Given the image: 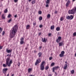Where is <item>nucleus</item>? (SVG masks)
I'll return each instance as SVG.
<instances>
[{"mask_svg": "<svg viewBox=\"0 0 76 76\" xmlns=\"http://www.w3.org/2000/svg\"><path fill=\"white\" fill-rule=\"evenodd\" d=\"M18 66H20V62H18Z\"/></svg>", "mask_w": 76, "mask_h": 76, "instance_id": "nucleus-44", "label": "nucleus"}, {"mask_svg": "<svg viewBox=\"0 0 76 76\" xmlns=\"http://www.w3.org/2000/svg\"><path fill=\"white\" fill-rule=\"evenodd\" d=\"M32 68H29L28 69V73H30L31 72H32Z\"/></svg>", "mask_w": 76, "mask_h": 76, "instance_id": "nucleus-17", "label": "nucleus"}, {"mask_svg": "<svg viewBox=\"0 0 76 76\" xmlns=\"http://www.w3.org/2000/svg\"><path fill=\"white\" fill-rule=\"evenodd\" d=\"M68 13L69 14H73L74 13H75L76 12L75 9H72L71 10H69L68 11Z\"/></svg>", "mask_w": 76, "mask_h": 76, "instance_id": "nucleus-4", "label": "nucleus"}, {"mask_svg": "<svg viewBox=\"0 0 76 76\" xmlns=\"http://www.w3.org/2000/svg\"><path fill=\"white\" fill-rule=\"evenodd\" d=\"M39 57H41V55H42V53L41 52H39L38 54Z\"/></svg>", "mask_w": 76, "mask_h": 76, "instance_id": "nucleus-22", "label": "nucleus"}, {"mask_svg": "<svg viewBox=\"0 0 76 76\" xmlns=\"http://www.w3.org/2000/svg\"><path fill=\"white\" fill-rule=\"evenodd\" d=\"M67 67V64H65L64 67V69H66Z\"/></svg>", "mask_w": 76, "mask_h": 76, "instance_id": "nucleus-19", "label": "nucleus"}, {"mask_svg": "<svg viewBox=\"0 0 76 76\" xmlns=\"http://www.w3.org/2000/svg\"><path fill=\"white\" fill-rule=\"evenodd\" d=\"M7 57H8V56H10V57H11V54H8L7 55Z\"/></svg>", "mask_w": 76, "mask_h": 76, "instance_id": "nucleus-38", "label": "nucleus"}, {"mask_svg": "<svg viewBox=\"0 0 76 76\" xmlns=\"http://www.w3.org/2000/svg\"><path fill=\"white\" fill-rule=\"evenodd\" d=\"M10 57H8L7 58L6 60V64H3V66L4 67H6L7 66H8V67H10L11 66V64L13 63L12 61V60L11 59L10 61ZM10 61V62H9Z\"/></svg>", "mask_w": 76, "mask_h": 76, "instance_id": "nucleus-2", "label": "nucleus"}, {"mask_svg": "<svg viewBox=\"0 0 76 76\" xmlns=\"http://www.w3.org/2000/svg\"><path fill=\"white\" fill-rule=\"evenodd\" d=\"M18 1V0H14V2L15 3H16Z\"/></svg>", "mask_w": 76, "mask_h": 76, "instance_id": "nucleus-46", "label": "nucleus"}, {"mask_svg": "<svg viewBox=\"0 0 76 76\" xmlns=\"http://www.w3.org/2000/svg\"><path fill=\"white\" fill-rule=\"evenodd\" d=\"M2 31H3V29H2V28L0 27V33H1Z\"/></svg>", "mask_w": 76, "mask_h": 76, "instance_id": "nucleus-35", "label": "nucleus"}, {"mask_svg": "<svg viewBox=\"0 0 76 76\" xmlns=\"http://www.w3.org/2000/svg\"><path fill=\"white\" fill-rule=\"evenodd\" d=\"M38 13L39 15H41L42 14V12L41 11H39L38 12Z\"/></svg>", "mask_w": 76, "mask_h": 76, "instance_id": "nucleus-34", "label": "nucleus"}, {"mask_svg": "<svg viewBox=\"0 0 76 76\" xmlns=\"http://www.w3.org/2000/svg\"><path fill=\"white\" fill-rule=\"evenodd\" d=\"M56 30L57 31H59L60 30V27H58L56 28Z\"/></svg>", "mask_w": 76, "mask_h": 76, "instance_id": "nucleus-21", "label": "nucleus"}, {"mask_svg": "<svg viewBox=\"0 0 76 76\" xmlns=\"http://www.w3.org/2000/svg\"><path fill=\"white\" fill-rule=\"evenodd\" d=\"M7 70H8V69L7 68H4L2 69V72L4 74H6V73L7 72Z\"/></svg>", "mask_w": 76, "mask_h": 76, "instance_id": "nucleus-9", "label": "nucleus"}, {"mask_svg": "<svg viewBox=\"0 0 76 76\" xmlns=\"http://www.w3.org/2000/svg\"><path fill=\"white\" fill-rule=\"evenodd\" d=\"M49 69V66H46L45 67V70H47L48 69Z\"/></svg>", "mask_w": 76, "mask_h": 76, "instance_id": "nucleus-27", "label": "nucleus"}, {"mask_svg": "<svg viewBox=\"0 0 76 76\" xmlns=\"http://www.w3.org/2000/svg\"><path fill=\"white\" fill-rule=\"evenodd\" d=\"M76 32H75L73 33L72 36L73 37H76Z\"/></svg>", "mask_w": 76, "mask_h": 76, "instance_id": "nucleus-33", "label": "nucleus"}, {"mask_svg": "<svg viewBox=\"0 0 76 76\" xmlns=\"http://www.w3.org/2000/svg\"><path fill=\"white\" fill-rule=\"evenodd\" d=\"M71 74H73L75 73V70H74V69H73L72 70H71Z\"/></svg>", "mask_w": 76, "mask_h": 76, "instance_id": "nucleus-28", "label": "nucleus"}, {"mask_svg": "<svg viewBox=\"0 0 76 76\" xmlns=\"http://www.w3.org/2000/svg\"><path fill=\"white\" fill-rule=\"evenodd\" d=\"M12 21V18L10 19V20H8V23H10L11 21Z\"/></svg>", "mask_w": 76, "mask_h": 76, "instance_id": "nucleus-36", "label": "nucleus"}, {"mask_svg": "<svg viewBox=\"0 0 76 76\" xmlns=\"http://www.w3.org/2000/svg\"><path fill=\"white\" fill-rule=\"evenodd\" d=\"M3 47L2 46L0 45V50H1L3 48Z\"/></svg>", "mask_w": 76, "mask_h": 76, "instance_id": "nucleus-41", "label": "nucleus"}, {"mask_svg": "<svg viewBox=\"0 0 76 76\" xmlns=\"http://www.w3.org/2000/svg\"><path fill=\"white\" fill-rule=\"evenodd\" d=\"M42 41L43 42H47V39H45V37L44 39L42 38Z\"/></svg>", "mask_w": 76, "mask_h": 76, "instance_id": "nucleus-15", "label": "nucleus"}, {"mask_svg": "<svg viewBox=\"0 0 76 76\" xmlns=\"http://www.w3.org/2000/svg\"><path fill=\"white\" fill-rule=\"evenodd\" d=\"M49 6V5L48 4H47L46 5V7H47Z\"/></svg>", "mask_w": 76, "mask_h": 76, "instance_id": "nucleus-45", "label": "nucleus"}, {"mask_svg": "<svg viewBox=\"0 0 76 76\" xmlns=\"http://www.w3.org/2000/svg\"><path fill=\"white\" fill-rule=\"evenodd\" d=\"M50 17H51V15L50 14H48L47 15V18H50Z\"/></svg>", "mask_w": 76, "mask_h": 76, "instance_id": "nucleus-29", "label": "nucleus"}, {"mask_svg": "<svg viewBox=\"0 0 76 76\" xmlns=\"http://www.w3.org/2000/svg\"><path fill=\"white\" fill-rule=\"evenodd\" d=\"M17 26H18L17 25H15L11 29V32L10 33V37L11 39L15 37V35H16L17 31H18Z\"/></svg>", "mask_w": 76, "mask_h": 76, "instance_id": "nucleus-1", "label": "nucleus"}, {"mask_svg": "<svg viewBox=\"0 0 76 76\" xmlns=\"http://www.w3.org/2000/svg\"><path fill=\"white\" fill-rule=\"evenodd\" d=\"M6 52L7 53H12V50H8V49L7 48L6 50Z\"/></svg>", "mask_w": 76, "mask_h": 76, "instance_id": "nucleus-13", "label": "nucleus"}, {"mask_svg": "<svg viewBox=\"0 0 76 76\" xmlns=\"http://www.w3.org/2000/svg\"><path fill=\"white\" fill-rule=\"evenodd\" d=\"M41 62V60L39 58L37 59L36 61L35 62V66H37V64H39V63Z\"/></svg>", "mask_w": 76, "mask_h": 76, "instance_id": "nucleus-7", "label": "nucleus"}, {"mask_svg": "<svg viewBox=\"0 0 76 76\" xmlns=\"http://www.w3.org/2000/svg\"><path fill=\"white\" fill-rule=\"evenodd\" d=\"M70 3V0H68L66 4V7H68Z\"/></svg>", "mask_w": 76, "mask_h": 76, "instance_id": "nucleus-11", "label": "nucleus"}, {"mask_svg": "<svg viewBox=\"0 0 76 76\" xmlns=\"http://www.w3.org/2000/svg\"><path fill=\"white\" fill-rule=\"evenodd\" d=\"M14 76V74H12V75L11 76Z\"/></svg>", "mask_w": 76, "mask_h": 76, "instance_id": "nucleus-57", "label": "nucleus"}, {"mask_svg": "<svg viewBox=\"0 0 76 76\" xmlns=\"http://www.w3.org/2000/svg\"><path fill=\"white\" fill-rule=\"evenodd\" d=\"M55 73L56 75H57V73H56V72H55Z\"/></svg>", "mask_w": 76, "mask_h": 76, "instance_id": "nucleus-54", "label": "nucleus"}, {"mask_svg": "<svg viewBox=\"0 0 76 76\" xmlns=\"http://www.w3.org/2000/svg\"><path fill=\"white\" fill-rule=\"evenodd\" d=\"M42 26H42V25H39V28H41L42 27Z\"/></svg>", "mask_w": 76, "mask_h": 76, "instance_id": "nucleus-40", "label": "nucleus"}, {"mask_svg": "<svg viewBox=\"0 0 76 76\" xmlns=\"http://www.w3.org/2000/svg\"><path fill=\"white\" fill-rule=\"evenodd\" d=\"M68 0H65L66 1H67Z\"/></svg>", "mask_w": 76, "mask_h": 76, "instance_id": "nucleus-61", "label": "nucleus"}, {"mask_svg": "<svg viewBox=\"0 0 76 76\" xmlns=\"http://www.w3.org/2000/svg\"><path fill=\"white\" fill-rule=\"evenodd\" d=\"M50 2V0H47L46 2V4H49Z\"/></svg>", "mask_w": 76, "mask_h": 76, "instance_id": "nucleus-26", "label": "nucleus"}, {"mask_svg": "<svg viewBox=\"0 0 76 76\" xmlns=\"http://www.w3.org/2000/svg\"><path fill=\"white\" fill-rule=\"evenodd\" d=\"M63 42H59V46H62V45H63Z\"/></svg>", "mask_w": 76, "mask_h": 76, "instance_id": "nucleus-16", "label": "nucleus"}, {"mask_svg": "<svg viewBox=\"0 0 76 76\" xmlns=\"http://www.w3.org/2000/svg\"><path fill=\"white\" fill-rule=\"evenodd\" d=\"M61 39V37H58V39L56 40V42H59L60 41V40Z\"/></svg>", "mask_w": 76, "mask_h": 76, "instance_id": "nucleus-12", "label": "nucleus"}, {"mask_svg": "<svg viewBox=\"0 0 76 76\" xmlns=\"http://www.w3.org/2000/svg\"><path fill=\"white\" fill-rule=\"evenodd\" d=\"M65 62L66 64H67V61H65Z\"/></svg>", "mask_w": 76, "mask_h": 76, "instance_id": "nucleus-52", "label": "nucleus"}, {"mask_svg": "<svg viewBox=\"0 0 76 76\" xmlns=\"http://www.w3.org/2000/svg\"><path fill=\"white\" fill-rule=\"evenodd\" d=\"M1 18V19H5L6 17L4 15V14H2Z\"/></svg>", "mask_w": 76, "mask_h": 76, "instance_id": "nucleus-14", "label": "nucleus"}, {"mask_svg": "<svg viewBox=\"0 0 76 76\" xmlns=\"http://www.w3.org/2000/svg\"><path fill=\"white\" fill-rule=\"evenodd\" d=\"M51 33H49L48 34V36H51Z\"/></svg>", "mask_w": 76, "mask_h": 76, "instance_id": "nucleus-47", "label": "nucleus"}, {"mask_svg": "<svg viewBox=\"0 0 76 76\" xmlns=\"http://www.w3.org/2000/svg\"><path fill=\"white\" fill-rule=\"evenodd\" d=\"M18 76H20V75H19Z\"/></svg>", "mask_w": 76, "mask_h": 76, "instance_id": "nucleus-63", "label": "nucleus"}, {"mask_svg": "<svg viewBox=\"0 0 76 76\" xmlns=\"http://www.w3.org/2000/svg\"><path fill=\"white\" fill-rule=\"evenodd\" d=\"M65 53V52H64V51H62L61 52V53L59 54V57H64Z\"/></svg>", "mask_w": 76, "mask_h": 76, "instance_id": "nucleus-6", "label": "nucleus"}, {"mask_svg": "<svg viewBox=\"0 0 76 76\" xmlns=\"http://www.w3.org/2000/svg\"><path fill=\"white\" fill-rule=\"evenodd\" d=\"M45 61H43L42 62L40 66V69L41 70H44V64Z\"/></svg>", "mask_w": 76, "mask_h": 76, "instance_id": "nucleus-3", "label": "nucleus"}, {"mask_svg": "<svg viewBox=\"0 0 76 76\" xmlns=\"http://www.w3.org/2000/svg\"><path fill=\"white\" fill-rule=\"evenodd\" d=\"M30 28V25H27L26 27V29H29Z\"/></svg>", "mask_w": 76, "mask_h": 76, "instance_id": "nucleus-25", "label": "nucleus"}, {"mask_svg": "<svg viewBox=\"0 0 76 76\" xmlns=\"http://www.w3.org/2000/svg\"><path fill=\"white\" fill-rule=\"evenodd\" d=\"M57 11L55 10V12H54V14H57Z\"/></svg>", "mask_w": 76, "mask_h": 76, "instance_id": "nucleus-42", "label": "nucleus"}, {"mask_svg": "<svg viewBox=\"0 0 76 76\" xmlns=\"http://www.w3.org/2000/svg\"><path fill=\"white\" fill-rule=\"evenodd\" d=\"M1 1H3V0H1Z\"/></svg>", "mask_w": 76, "mask_h": 76, "instance_id": "nucleus-62", "label": "nucleus"}, {"mask_svg": "<svg viewBox=\"0 0 76 76\" xmlns=\"http://www.w3.org/2000/svg\"><path fill=\"white\" fill-rule=\"evenodd\" d=\"M8 12V10H7V8H6L4 10V13H7Z\"/></svg>", "mask_w": 76, "mask_h": 76, "instance_id": "nucleus-18", "label": "nucleus"}, {"mask_svg": "<svg viewBox=\"0 0 76 76\" xmlns=\"http://www.w3.org/2000/svg\"><path fill=\"white\" fill-rule=\"evenodd\" d=\"M31 0H28L29 2H30L31 1Z\"/></svg>", "mask_w": 76, "mask_h": 76, "instance_id": "nucleus-56", "label": "nucleus"}, {"mask_svg": "<svg viewBox=\"0 0 76 76\" xmlns=\"http://www.w3.org/2000/svg\"><path fill=\"white\" fill-rule=\"evenodd\" d=\"M10 16H11V15H10V14H9L8 15L7 17L9 18H10Z\"/></svg>", "mask_w": 76, "mask_h": 76, "instance_id": "nucleus-37", "label": "nucleus"}, {"mask_svg": "<svg viewBox=\"0 0 76 76\" xmlns=\"http://www.w3.org/2000/svg\"><path fill=\"white\" fill-rule=\"evenodd\" d=\"M36 21H34L33 23V25L34 26H35V25H36Z\"/></svg>", "mask_w": 76, "mask_h": 76, "instance_id": "nucleus-32", "label": "nucleus"}, {"mask_svg": "<svg viewBox=\"0 0 76 76\" xmlns=\"http://www.w3.org/2000/svg\"><path fill=\"white\" fill-rule=\"evenodd\" d=\"M49 76H52L50 74V75H49Z\"/></svg>", "mask_w": 76, "mask_h": 76, "instance_id": "nucleus-59", "label": "nucleus"}, {"mask_svg": "<svg viewBox=\"0 0 76 76\" xmlns=\"http://www.w3.org/2000/svg\"><path fill=\"white\" fill-rule=\"evenodd\" d=\"M4 34H5V32H4V31H3L2 33V35L3 36V35H4Z\"/></svg>", "mask_w": 76, "mask_h": 76, "instance_id": "nucleus-39", "label": "nucleus"}, {"mask_svg": "<svg viewBox=\"0 0 76 76\" xmlns=\"http://www.w3.org/2000/svg\"><path fill=\"white\" fill-rule=\"evenodd\" d=\"M41 34V33H39V35H40Z\"/></svg>", "mask_w": 76, "mask_h": 76, "instance_id": "nucleus-49", "label": "nucleus"}, {"mask_svg": "<svg viewBox=\"0 0 76 76\" xmlns=\"http://www.w3.org/2000/svg\"><path fill=\"white\" fill-rule=\"evenodd\" d=\"M54 29V26L53 25L51 26L50 27V29L51 30H53V29Z\"/></svg>", "mask_w": 76, "mask_h": 76, "instance_id": "nucleus-23", "label": "nucleus"}, {"mask_svg": "<svg viewBox=\"0 0 76 76\" xmlns=\"http://www.w3.org/2000/svg\"><path fill=\"white\" fill-rule=\"evenodd\" d=\"M55 64V63H54V62L52 63L50 65V66H54Z\"/></svg>", "mask_w": 76, "mask_h": 76, "instance_id": "nucleus-31", "label": "nucleus"}, {"mask_svg": "<svg viewBox=\"0 0 76 76\" xmlns=\"http://www.w3.org/2000/svg\"><path fill=\"white\" fill-rule=\"evenodd\" d=\"M14 17L15 18H17V15H15L14 16Z\"/></svg>", "mask_w": 76, "mask_h": 76, "instance_id": "nucleus-48", "label": "nucleus"}, {"mask_svg": "<svg viewBox=\"0 0 76 76\" xmlns=\"http://www.w3.org/2000/svg\"><path fill=\"white\" fill-rule=\"evenodd\" d=\"M75 57H76V53H75Z\"/></svg>", "mask_w": 76, "mask_h": 76, "instance_id": "nucleus-53", "label": "nucleus"}, {"mask_svg": "<svg viewBox=\"0 0 76 76\" xmlns=\"http://www.w3.org/2000/svg\"><path fill=\"white\" fill-rule=\"evenodd\" d=\"M5 74V75H4V76H6V73H5V74Z\"/></svg>", "mask_w": 76, "mask_h": 76, "instance_id": "nucleus-58", "label": "nucleus"}, {"mask_svg": "<svg viewBox=\"0 0 76 76\" xmlns=\"http://www.w3.org/2000/svg\"><path fill=\"white\" fill-rule=\"evenodd\" d=\"M7 76H9V74H8Z\"/></svg>", "mask_w": 76, "mask_h": 76, "instance_id": "nucleus-55", "label": "nucleus"}, {"mask_svg": "<svg viewBox=\"0 0 76 76\" xmlns=\"http://www.w3.org/2000/svg\"><path fill=\"white\" fill-rule=\"evenodd\" d=\"M39 20H42V17L41 16H40L39 18Z\"/></svg>", "mask_w": 76, "mask_h": 76, "instance_id": "nucleus-30", "label": "nucleus"}, {"mask_svg": "<svg viewBox=\"0 0 76 76\" xmlns=\"http://www.w3.org/2000/svg\"><path fill=\"white\" fill-rule=\"evenodd\" d=\"M41 48H42V46H40V47H39V48L40 49H41Z\"/></svg>", "mask_w": 76, "mask_h": 76, "instance_id": "nucleus-50", "label": "nucleus"}, {"mask_svg": "<svg viewBox=\"0 0 76 76\" xmlns=\"http://www.w3.org/2000/svg\"><path fill=\"white\" fill-rule=\"evenodd\" d=\"M24 38L23 37H22L20 39V44L21 45L23 44L24 43Z\"/></svg>", "mask_w": 76, "mask_h": 76, "instance_id": "nucleus-10", "label": "nucleus"}, {"mask_svg": "<svg viewBox=\"0 0 76 76\" xmlns=\"http://www.w3.org/2000/svg\"><path fill=\"white\" fill-rule=\"evenodd\" d=\"M27 49H28V48L27 47H26L25 48V49L26 50H27Z\"/></svg>", "mask_w": 76, "mask_h": 76, "instance_id": "nucleus-51", "label": "nucleus"}, {"mask_svg": "<svg viewBox=\"0 0 76 76\" xmlns=\"http://www.w3.org/2000/svg\"><path fill=\"white\" fill-rule=\"evenodd\" d=\"M66 19L68 20L69 19L70 20H72V19H73V16L72 15L70 16L68 15L66 17Z\"/></svg>", "mask_w": 76, "mask_h": 76, "instance_id": "nucleus-5", "label": "nucleus"}, {"mask_svg": "<svg viewBox=\"0 0 76 76\" xmlns=\"http://www.w3.org/2000/svg\"><path fill=\"white\" fill-rule=\"evenodd\" d=\"M1 12H0V15H1Z\"/></svg>", "mask_w": 76, "mask_h": 76, "instance_id": "nucleus-60", "label": "nucleus"}, {"mask_svg": "<svg viewBox=\"0 0 76 76\" xmlns=\"http://www.w3.org/2000/svg\"><path fill=\"white\" fill-rule=\"evenodd\" d=\"M36 1V0H33L31 1V3L33 4H35Z\"/></svg>", "mask_w": 76, "mask_h": 76, "instance_id": "nucleus-24", "label": "nucleus"}, {"mask_svg": "<svg viewBox=\"0 0 76 76\" xmlns=\"http://www.w3.org/2000/svg\"><path fill=\"white\" fill-rule=\"evenodd\" d=\"M59 68V66H58L53 67L52 69L53 72H55V70H58Z\"/></svg>", "mask_w": 76, "mask_h": 76, "instance_id": "nucleus-8", "label": "nucleus"}, {"mask_svg": "<svg viewBox=\"0 0 76 76\" xmlns=\"http://www.w3.org/2000/svg\"><path fill=\"white\" fill-rule=\"evenodd\" d=\"M52 59H53V58L51 57L49 58V60H52Z\"/></svg>", "mask_w": 76, "mask_h": 76, "instance_id": "nucleus-43", "label": "nucleus"}, {"mask_svg": "<svg viewBox=\"0 0 76 76\" xmlns=\"http://www.w3.org/2000/svg\"><path fill=\"white\" fill-rule=\"evenodd\" d=\"M64 18L63 17H61L60 18V20L61 21H63V20H64Z\"/></svg>", "mask_w": 76, "mask_h": 76, "instance_id": "nucleus-20", "label": "nucleus"}]
</instances>
